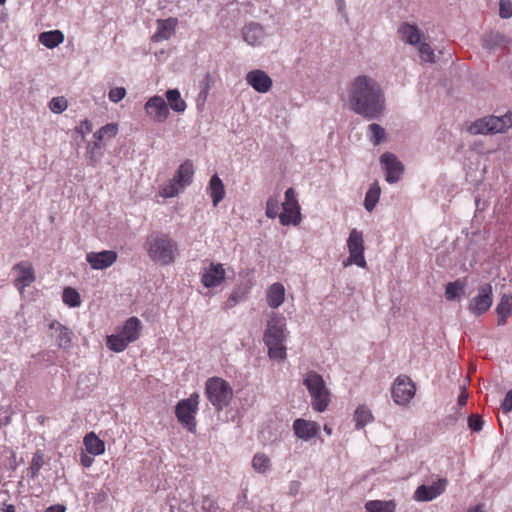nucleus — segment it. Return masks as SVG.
Listing matches in <instances>:
<instances>
[{
  "label": "nucleus",
  "instance_id": "54",
  "mask_svg": "<svg viewBox=\"0 0 512 512\" xmlns=\"http://www.w3.org/2000/svg\"><path fill=\"white\" fill-rule=\"evenodd\" d=\"M210 81H211V77H210V74L207 73L204 77V86L202 88V90L200 91L199 95H198V100H202L203 102L206 101L207 99V95H208V91L210 89Z\"/></svg>",
  "mask_w": 512,
  "mask_h": 512
},
{
  "label": "nucleus",
  "instance_id": "20",
  "mask_svg": "<svg viewBox=\"0 0 512 512\" xmlns=\"http://www.w3.org/2000/svg\"><path fill=\"white\" fill-rule=\"evenodd\" d=\"M194 175V165L191 160H185L177 169L173 181L178 184L181 189L189 186L192 183Z\"/></svg>",
  "mask_w": 512,
  "mask_h": 512
},
{
  "label": "nucleus",
  "instance_id": "21",
  "mask_svg": "<svg viewBox=\"0 0 512 512\" xmlns=\"http://www.w3.org/2000/svg\"><path fill=\"white\" fill-rule=\"evenodd\" d=\"M267 304L270 308H278L284 301L285 288L281 283H274L268 289L266 293Z\"/></svg>",
  "mask_w": 512,
  "mask_h": 512
},
{
  "label": "nucleus",
  "instance_id": "33",
  "mask_svg": "<svg viewBox=\"0 0 512 512\" xmlns=\"http://www.w3.org/2000/svg\"><path fill=\"white\" fill-rule=\"evenodd\" d=\"M130 341L127 340L120 332L107 336L106 345L114 352H122L129 345Z\"/></svg>",
  "mask_w": 512,
  "mask_h": 512
},
{
  "label": "nucleus",
  "instance_id": "1",
  "mask_svg": "<svg viewBox=\"0 0 512 512\" xmlns=\"http://www.w3.org/2000/svg\"><path fill=\"white\" fill-rule=\"evenodd\" d=\"M385 95L380 84L373 78L356 77L349 89L350 109L367 120H377L385 112Z\"/></svg>",
  "mask_w": 512,
  "mask_h": 512
},
{
  "label": "nucleus",
  "instance_id": "52",
  "mask_svg": "<svg viewBox=\"0 0 512 512\" xmlns=\"http://www.w3.org/2000/svg\"><path fill=\"white\" fill-rule=\"evenodd\" d=\"M181 187L172 180V182L162 189V195L166 198H171L180 192Z\"/></svg>",
  "mask_w": 512,
  "mask_h": 512
},
{
  "label": "nucleus",
  "instance_id": "45",
  "mask_svg": "<svg viewBox=\"0 0 512 512\" xmlns=\"http://www.w3.org/2000/svg\"><path fill=\"white\" fill-rule=\"evenodd\" d=\"M245 294H246V291L241 289V288H237L235 289L230 297L228 298V300L226 301L225 305H224V308L225 309H231L233 308L239 301L243 300L245 298Z\"/></svg>",
  "mask_w": 512,
  "mask_h": 512
},
{
  "label": "nucleus",
  "instance_id": "12",
  "mask_svg": "<svg viewBox=\"0 0 512 512\" xmlns=\"http://www.w3.org/2000/svg\"><path fill=\"white\" fill-rule=\"evenodd\" d=\"M146 114L155 122L162 123L169 116L168 105L161 96L151 97L145 104Z\"/></svg>",
  "mask_w": 512,
  "mask_h": 512
},
{
  "label": "nucleus",
  "instance_id": "27",
  "mask_svg": "<svg viewBox=\"0 0 512 512\" xmlns=\"http://www.w3.org/2000/svg\"><path fill=\"white\" fill-rule=\"evenodd\" d=\"M141 327V322L137 317H130L123 325L120 333L131 343L139 338Z\"/></svg>",
  "mask_w": 512,
  "mask_h": 512
},
{
  "label": "nucleus",
  "instance_id": "35",
  "mask_svg": "<svg viewBox=\"0 0 512 512\" xmlns=\"http://www.w3.org/2000/svg\"><path fill=\"white\" fill-rule=\"evenodd\" d=\"M118 127L114 123H109L101 127L94 133V138L97 140L94 142V148H100L99 142L105 138H112L117 134Z\"/></svg>",
  "mask_w": 512,
  "mask_h": 512
},
{
  "label": "nucleus",
  "instance_id": "43",
  "mask_svg": "<svg viewBox=\"0 0 512 512\" xmlns=\"http://www.w3.org/2000/svg\"><path fill=\"white\" fill-rule=\"evenodd\" d=\"M43 464V454L39 452L35 453L30 463V467L28 468V476L32 479L35 478Z\"/></svg>",
  "mask_w": 512,
  "mask_h": 512
},
{
  "label": "nucleus",
  "instance_id": "55",
  "mask_svg": "<svg viewBox=\"0 0 512 512\" xmlns=\"http://www.w3.org/2000/svg\"><path fill=\"white\" fill-rule=\"evenodd\" d=\"M501 408L504 413H509L510 411H512V389L506 393L501 403Z\"/></svg>",
  "mask_w": 512,
  "mask_h": 512
},
{
  "label": "nucleus",
  "instance_id": "50",
  "mask_svg": "<svg viewBox=\"0 0 512 512\" xmlns=\"http://www.w3.org/2000/svg\"><path fill=\"white\" fill-rule=\"evenodd\" d=\"M126 96V89L124 87H115L110 89L108 97L111 102L118 103Z\"/></svg>",
  "mask_w": 512,
  "mask_h": 512
},
{
  "label": "nucleus",
  "instance_id": "3",
  "mask_svg": "<svg viewBox=\"0 0 512 512\" xmlns=\"http://www.w3.org/2000/svg\"><path fill=\"white\" fill-rule=\"evenodd\" d=\"M205 394L215 409L221 411L229 405L233 390L227 381L219 377H212L206 382Z\"/></svg>",
  "mask_w": 512,
  "mask_h": 512
},
{
  "label": "nucleus",
  "instance_id": "38",
  "mask_svg": "<svg viewBox=\"0 0 512 512\" xmlns=\"http://www.w3.org/2000/svg\"><path fill=\"white\" fill-rule=\"evenodd\" d=\"M252 466L258 473H266L271 467V461L264 453H257L252 459Z\"/></svg>",
  "mask_w": 512,
  "mask_h": 512
},
{
  "label": "nucleus",
  "instance_id": "29",
  "mask_svg": "<svg viewBox=\"0 0 512 512\" xmlns=\"http://www.w3.org/2000/svg\"><path fill=\"white\" fill-rule=\"evenodd\" d=\"M304 384L311 396L326 389L322 376L316 372H309L304 379Z\"/></svg>",
  "mask_w": 512,
  "mask_h": 512
},
{
  "label": "nucleus",
  "instance_id": "26",
  "mask_svg": "<svg viewBox=\"0 0 512 512\" xmlns=\"http://www.w3.org/2000/svg\"><path fill=\"white\" fill-rule=\"evenodd\" d=\"M498 315L497 324L505 325L507 318L512 314V295L504 294L496 307Z\"/></svg>",
  "mask_w": 512,
  "mask_h": 512
},
{
  "label": "nucleus",
  "instance_id": "11",
  "mask_svg": "<svg viewBox=\"0 0 512 512\" xmlns=\"http://www.w3.org/2000/svg\"><path fill=\"white\" fill-rule=\"evenodd\" d=\"M447 484L445 478H439L431 485L422 484L415 490L413 498L418 502L432 501L445 491Z\"/></svg>",
  "mask_w": 512,
  "mask_h": 512
},
{
  "label": "nucleus",
  "instance_id": "44",
  "mask_svg": "<svg viewBox=\"0 0 512 512\" xmlns=\"http://www.w3.org/2000/svg\"><path fill=\"white\" fill-rule=\"evenodd\" d=\"M279 199L278 196L270 197L266 202V216L274 219L279 213Z\"/></svg>",
  "mask_w": 512,
  "mask_h": 512
},
{
  "label": "nucleus",
  "instance_id": "60",
  "mask_svg": "<svg viewBox=\"0 0 512 512\" xmlns=\"http://www.w3.org/2000/svg\"><path fill=\"white\" fill-rule=\"evenodd\" d=\"M66 509L63 505H53L48 507L45 512H65Z\"/></svg>",
  "mask_w": 512,
  "mask_h": 512
},
{
  "label": "nucleus",
  "instance_id": "18",
  "mask_svg": "<svg viewBox=\"0 0 512 512\" xmlns=\"http://www.w3.org/2000/svg\"><path fill=\"white\" fill-rule=\"evenodd\" d=\"M225 278V270L221 264L211 263L201 277L202 284L207 288L218 286Z\"/></svg>",
  "mask_w": 512,
  "mask_h": 512
},
{
  "label": "nucleus",
  "instance_id": "56",
  "mask_svg": "<svg viewBox=\"0 0 512 512\" xmlns=\"http://www.w3.org/2000/svg\"><path fill=\"white\" fill-rule=\"evenodd\" d=\"M76 131L82 135L89 133L92 131V123L88 119H85L76 127Z\"/></svg>",
  "mask_w": 512,
  "mask_h": 512
},
{
  "label": "nucleus",
  "instance_id": "8",
  "mask_svg": "<svg viewBox=\"0 0 512 512\" xmlns=\"http://www.w3.org/2000/svg\"><path fill=\"white\" fill-rule=\"evenodd\" d=\"M347 246L349 257L344 262V266L356 264L361 268H365L366 260L364 258V240L362 232L352 229L347 240Z\"/></svg>",
  "mask_w": 512,
  "mask_h": 512
},
{
  "label": "nucleus",
  "instance_id": "4",
  "mask_svg": "<svg viewBox=\"0 0 512 512\" xmlns=\"http://www.w3.org/2000/svg\"><path fill=\"white\" fill-rule=\"evenodd\" d=\"M512 126V114L502 116H488L475 121L469 128L472 134L504 133Z\"/></svg>",
  "mask_w": 512,
  "mask_h": 512
},
{
  "label": "nucleus",
  "instance_id": "2",
  "mask_svg": "<svg viewBox=\"0 0 512 512\" xmlns=\"http://www.w3.org/2000/svg\"><path fill=\"white\" fill-rule=\"evenodd\" d=\"M143 247L153 262L163 266L174 262L178 249L177 243L169 235L159 231L148 234Z\"/></svg>",
  "mask_w": 512,
  "mask_h": 512
},
{
  "label": "nucleus",
  "instance_id": "14",
  "mask_svg": "<svg viewBox=\"0 0 512 512\" xmlns=\"http://www.w3.org/2000/svg\"><path fill=\"white\" fill-rule=\"evenodd\" d=\"M117 253L113 250H103L101 252H89L86 255V261L92 269L103 270L113 265L117 260Z\"/></svg>",
  "mask_w": 512,
  "mask_h": 512
},
{
  "label": "nucleus",
  "instance_id": "41",
  "mask_svg": "<svg viewBox=\"0 0 512 512\" xmlns=\"http://www.w3.org/2000/svg\"><path fill=\"white\" fill-rule=\"evenodd\" d=\"M72 335H73V332L71 329H69L68 327L62 328L58 332V335L56 336L57 346L60 349H64V350L70 348L71 343H72Z\"/></svg>",
  "mask_w": 512,
  "mask_h": 512
},
{
  "label": "nucleus",
  "instance_id": "64",
  "mask_svg": "<svg viewBox=\"0 0 512 512\" xmlns=\"http://www.w3.org/2000/svg\"><path fill=\"white\" fill-rule=\"evenodd\" d=\"M324 430L328 433V434H331V428H329L327 425L324 426Z\"/></svg>",
  "mask_w": 512,
  "mask_h": 512
},
{
  "label": "nucleus",
  "instance_id": "42",
  "mask_svg": "<svg viewBox=\"0 0 512 512\" xmlns=\"http://www.w3.org/2000/svg\"><path fill=\"white\" fill-rule=\"evenodd\" d=\"M268 347V355L271 359L275 360H283L286 358V347L283 345V342L279 344H266Z\"/></svg>",
  "mask_w": 512,
  "mask_h": 512
},
{
  "label": "nucleus",
  "instance_id": "39",
  "mask_svg": "<svg viewBox=\"0 0 512 512\" xmlns=\"http://www.w3.org/2000/svg\"><path fill=\"white\" fill-rule=\"evenodd\" d=\"M369 140L376 146L386 137L385 129L377 123H372L368 126Z\"/></svg>",
  "mask_w": 512,
  "mask_h": 512
},
{
  "label": "nucleus",
  "instance_id": "32",
  "mask_svg": "<svg viewBox=\"0 0 512 512\" xmlns=\"http://www.w3.org/2000/svg\"><path fill=\"white\" fill-rule=\"evenodd\" d=\"M365 509L369 512H395L396 503L393 500H370L366 502Z\"/></svg>",
  "mask_w": 512,
  "mask_h": 512
},
{
  "label": "nucleus",
  "instance_id": "47",
  "mask_svg": "<svg viewBox=\"0 0 512 512\" xmlns=\"http://www.w3.org/2000/svg\"><path fill=\"white\" fill-rule=\"evenodd\" d=\"M418 44H419L418 51H419L420 57L426 62H434L435 61L434 51L432 50L430 45L426 42H420Z\"/></svg>",
  "mask_w": 512,
  "mask_h": 512
},
{
  "label": "nucleus",
  "instance_id": "53",
  "mask_svg": "<svg viewBox=\"0 0 512 512\" xmlns=\"http://www.w3.org/2000/svg\"><path fill=\"white\" fill-rule=\"evenodd\" d=\"M202 512H221L218 505L210 498L204 497L201 503Z\"/></svg>",
  "mask_w": 512,
  "mask_h": 512
},
{
  "label": "nucleus",
  "instance_id": "40",
  "mask_svg": "<svg viewBox=\"0 0 512 512\" xmlns=\"http://www.w3.org/2000/svg\"><path fill=\"white\" fill-rule=\"evenodd\" d=\"M63 302L69 307H78L81 304L80 295L76 289L66 287L62 295Z\"/></svg>",
  "mask_w": 512,
  "mask_h": 512
},
{
  "label": "nucleus",
  "instance_id": "51",
  "mask_svg": "<svg viewBox=\"0 0 512 512\" xmlns=\"http://www.w3.org/2000/svg\"><path fill=\"white\" fill-rule=\"evenodd\" d=\"M502 39H503V36L500 33H490L488 35H485L484 47L492 48V47L498 45Z\"/></svg>",
  "mask_w": 512,
  "mask_h": 512
},
{
  "label": "nucleus",
  "instance_id": "5",
  "mask_svg": "<svg viewBox=\"0 0 512 512\" xmlns=\"http://www.w3.org/2000/svg\"><path fill=\"white\" fill-rule=\"evenodd\" d=\"M198 410V395L193 394L187 399L180 400L175 407L178 421L190 432L196 431L195 414Z\"/></svg>",
  "mask_w": 512,
  "mask_h": 512
},
{
  "label": "nucleus",
  "instance_id": "9",
  "mask_svg": "<svg viewBox=\"0 0 512 512\" xmlns=\"http://www.w3.org/2000/svg\"><path fill=\"white\" fill-rule=\"evenodd\" d=\"M415 385L407 376H399L392 387V397L396 404L406 405L415 395Z\"/></svg>",
  "mask_w": 512,
  "mask_h": 512
},
{
  "label": "nucleus",
  "instance_id": "34",
  "mask_svg": "<svg viewBox=\"0 0 512 512\" xmlns=\"http://www.w3.org/2000/svg\"><path fill=\"white\" fill-rule=\"evenodd\" d=\"M464 289L465 284L460 279L454 282H449L445 288V298L448 301H454L464 293Z\"/></svg>",
  "mask_w": 512,
  "mask_h": 512
},
{
  "label": "nucleus",
  "instance_id": "22",
  "mask_svg": "<svg viewBox=\"0 0 512 512\" xmlns=\"http://www.w3.org/2000/svg\"><path fill=\"white\" fill-rule=\"evenodd\" d=\"M208 193L212 198L213 206H217L225 197V187L217 174H214L209 181Z\"/></svg>",
  "mask_w": 512,
  "mask_h": 512
},
{
  "label": "nucleus",
  "instance_id": "23",
  "mask_svg": "<svg viewBox=\"0 0 512 512\" xmlns=\"http://www.w3.org/2000/svg\"><path fill=\"white\" fill-rule=\"evenodd\" d=\"M83 443L86 451L94 456L101 455L105 451V443L94 432L85 435Z\"/></svg>",
  "mask_w": 512,
  "mask_h": 512
},
{
  "label": "nucleus",
  "instance_id": "58",
  "mask_svg": "<svg viewBox=\"0 0 512 512\" xmlns=\"http://www.w3.org/2000/svg\"><path fill=\"white\" fill-rule=\"evenodd\" d=\"M94 461V458L90 455H87L85 454L84 452H81V455H80V463L81 465H83L84 467L88 468L92 465Z\"/></svg>",
  "mask_w": 512,
  "mask_h": 512
},
{
  "label": "nucleus",
  "instance_id": "6",
  "mask_svg": "<svg viewBox=\"0 0 512 512\" xmlns=\"http://www.w3.org/2000/svg\"><path fill=\"white\" fill-rule=\"evenodd\" d=\"M493 303V289L490 283H483L478 286L477 294L469 301L468 311L479 317L485 314Z\"/></svg>",
  "mask_w": 512,
  "mask_h": 512
},
{
  "label": "nucleus",
  "instance_id": "7",
  "mask_svg": "<svg viewBox=\"0 0 512 512\" xmlns=\"http://www.w3.org/2000/svg\"><path fill=\"white\" fill-rule=\"evenodd\" d=\"M283 212L279 215L280 223L284 226L298 225L301 222L300 205L293 188L285 192V201L282 203Z\"/></svg>",
  "mask_w": 512,
  "mask_h": 512
},
{
  "label": "nucleus",
  "instance_id": "57",
  "mask_svg": "<svg viewBox=\"0 0 512 512\" xmlns=\"http://www.w3.org/2000/svg\"><path fill=\"white\" fill-rule=\"evenodd\" d=\"M467 399H468L467 388L465 385H462L460 387V393L458 396V405L460 407L465 406L467 404Z\"/></svg>",
  "mask_w": 512,
  "mask_h": 512
},
{
  "label": "nucleus",
  "instance_id": "62",
  "mask_svg": "<svg viewBox=\"0 0 512 512\" xmlns=\"http://www.w3.org/2000/svg\"><path fill=\"white\" fill-rule=\"evenodd\" d=\"M484 506L482 504H478L474 507L469 508L466 512H484Z\"/></svg>",
  "mask_w": 512,
  "mask_h": 512
},
{
  "label": "nucleus",
  "instance_id": "15",
  "mask_svg": "<svg viewBox=\"0 0 512 512\" xmlns=\"http://www.w3.org/2000/svg\"><path fill=\"white\" fill-rule=\"evenodd\" d=\"M247 83L257 92L266 93L272 87L270 76L259 69L252 70L246 74Z\"/></svg>",
  "mask_w": 512,
  "mask_h": 512
},
{
  "label": "nucleus",
  "instance_id": "36",
  "mask_svg": "<svg viewBox=\"0 0 512 512\" xmlns=\"http://www.w3.org/2000/svg\"><path fill=\"white\" fill-rule=\"evenodd\" d=\"M355 426L357 429L363 428L373 420L371 411L364 405H360L354 413Z\"/></svg>",
  "mask_w": 512,
  "mask_h": 512
},
{
  "label": "nucleus",
  "instance_id": "46",
  "mask_svg": "<svg viewBox=\"0 0 512 512\" xmlns=\"http://www.w3.org/2000/svg\"><path fill=\"white\" fill-rule=\"evenodd\" d=\"M68 103L64 97H54L49 102V108L53 113L60 114L67 109Z\"/></svg>",
  "mask_w": 512,
  "mask_h": 512
},
{
  "label": "nucleus",
  "instance_id": "48",
  "mask_svg": "<svg viewBox=\"0 0 512 512\" xmlns=\"http://www.w3.org/2000/svg\"><path fill=\"white\" fill-rule=\"evenodd\" d=\"M499 15L502 19H509L512 17V2H511V0H500Z\"/></svg>",
  "mask_w": 512,
  "mask_h": 512
},
{
  "label": "nucleus",
  "instance_id": "17",
  "mask_svg": "<svg viewBox=\"0 0 512 512\" xmlns=\"http://www.w3.org/2000/svg\"><path fill=\"white\" fill-rule=\"evenodd\" d=\"M265 36L264 28L256 22H250L242 29L243 40L251 46L260 45L265 39Z\"/></svg>",
  "mask_w": 512,
  "mask_h": 512
},
{
  "label": "nucleus",
  "instance_id": "37",
  "mask_svg": "<svg viewBox=\"0 0 512 512\" xmlns=\"http://www.w3.org/2000/svg\"><path fill=\"white\" fill-rule=\"evenodd\" d=\"M312 397V407L314 410L318 412H323L328 407L330 402L329 392L327 389L323 390V392L316 393L311 396Z\"/></svg>",
  "mask_w": 512,
  "mask_h": 512
},
{
  "label": "nucleus",
  "instance_id": "16",
  "mask_svg": "<svg viewBox=\"0 0 512 512\" xmlns=\"http://www.w3.org/2000/svg\"><path fill=\"white\" fill-rule=\"evenodd\" d=\"M293 430L295 435L304 441H309L310 439L317 436L319 433L320 427L314 421L305 420L302 418H298L293 422Z\"/></svg>",
  "mask_w": 512,
  "mask_h": 512
},
{
  "label": "nucleus",
  "instance_id": "24",
  "mask_svg": "<svg viewBox=\"0 0 512 512\" xmlns=\"http://www.w3.org/2000/svg\"><path fill=\"white\" fill-rule=\"evenodd\" d=\"M401 38L404 42L410 45H416L420 43L422 33L417 26L408 23H403L399 29Z\"/></svg>",
  "mask_w": 512,
  "mask_h": 512
},
{
  "label": "nucleus",
  "instance_id": "49",
  "mask_svg": "<svg viewBox=\"0 0 512 512\" xmlns=\"http://www.w3.org/2000/svg\"><path fill=\"white\" fill-rule=\"evenodd\" d=\"M483 420L481 418V416L477 415V414H472L468 417V427L473 431V432H479L482 430L483 428Z\"/></svg>",
  "mask_w": 512,
  "mask_h": 512
},
{
  "label": "nucleus",
  "instance_id": "63",
  "mask_svg": "<svg viewBox=\"0 0 512 512\" xmlns=\"http://www.w3.org/2000/svg\"><path fill=\"white\" fill-rule=\"evenodd\" d=\"M4 512H15V506L12 504L5 505Z\"/></svg>",
  "mask_w": 512,
  "mask_h": 512
},
{
  "label": "nucleus",
  "instance_id": "10",
  "mask_svg": "<svg viewBox=\"0 0 512 512\" xmlns=\"http://www.w3.org/2000/svg\"><path fill=\"white\" fill-rule=\"evenodd\" d=\"M380 163L383 165L386 171V181L390 184H394L400 181L404 173V165L395 154L391 152H385L380 156Z\"/></svg>",
  "mask_w": 512,
  "mask_h": 512
},
{
  "label": "nucleus",
  "instance_id": "30",
  "mask_svg": "<svg viewBox=\"0 0 512 512\" xmlns=\"http://www.w3.org/2000/svg\"><path fill=\"white\" fill-rule=\"evenodd\" d=\"M166 98L169 107L176 113H182L186 110V102L182 99L178 89H169L166 91Z\"/></svg>",
  "mask_w": 512,
  "mask_h": 512
},
{
  "label": "nucleus",
  "instance_id": "13",
  "mask_svg": "<svg viewBox=\"0 0 512 512\" xmlns=\"http://www.w3.org/2000/svg\"><path fill=\"white\" fill-rule=\"evenodd\" d=\"M285 323L284 319L274 316L267 324L266 331L264 333L265 344H279L285 340Z\"/></svg>",
  "mask_w": 512,
  "mask_h": 512
},
{
  "label": "nucleus",
  "instance_id": "25",
  "mask_svg": "<svg viewBox=\"0 0 512 512\" xmlns=\"http://www.w3.org/2000/svg\"><path fill=\"white\" fill-rule=\"evenodd\" d=\"M176 23L177 20L174 18L158 20L157 32L154 34L153 39L155 41L168 40L174 32Z\"/></svg>",
  "mask_w": 512,
  "mask_h": 512
},
{
  "label": "nucleus",
  "instance_id": "19",
  "mask_svg": "<svg viewBox=\"0 0 512 512\" xmlns=\"http://www.w3.org/2000/svg\"><path fill=\"white\" fill-rule=\"evenodd\" d=\"M13 269L19 272L18 277L15 279V286L20 290V292H22L26 286H29L35 281L34 269L30 264L20 262L17 263Z\"/></svg>",
  "mask_w": 512,
  "mask_h": 512
},
{
  "label": "nucleus",
  "instance_id": "28",
  "mask_svg": "<svg viewBox=\"0 0 512 512\" xmlns=\"http://www.w3.org/2000/svg\"><path fill=\"white\" fill-rule=\"evenodd\" d=\"M64 41V34L60 30L42 32L39 42L47 48H55Z\"/></svg>",
  "mask_w": 512,
  "mask_h": 512
},
{
  "label": "nucleus",
  "instance_id": "59",
  "mask_svg": "<svg viewBox=\"0 0 512 512\" xmlns=\"http://www.w3.org/2000/svg\"><path fill=\"white\" fill-rule=\"evenodd\" d=\"M301 487V483L299 481H292L289 485V494L292 496L297 495Z\"/></svg>",
  "mask_w": 512,
  "mask_h": 512
},
{
  "label": "nucleus",
  "instance_id": "61",
  "mask_svg": "<svg viewBox=\"0 0 512 512\" xmlns=\"http://www.w3.org/2000/svg\"><path fill=\"white\" fill-rule=\"evenodd\" d=\"M65 326L62 325L59 321L57 320H54L52 321L50 324H49V328L51 330H55L57 333L62 329L64 328Z\"/></svg>",
  "mask_w": 512,
  "mask_h": 512
},
{
  "label": "nucleus",
  "instance_id": "31",
  "mask_svg": "<svg viewBox=\"0 0 512 512\" xmlns=\"http://www.w3.org/2000/svg\"><path fill=\"white\" fill-rule=\"evenodd\" d=\"M381 188L377 181L372 183L366 192L364 199V207L368 212H372L379 201Z\"/></svg>",
  "mask_w": 512,
  "mask_h": 512
}]
</instances>
